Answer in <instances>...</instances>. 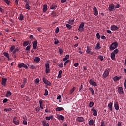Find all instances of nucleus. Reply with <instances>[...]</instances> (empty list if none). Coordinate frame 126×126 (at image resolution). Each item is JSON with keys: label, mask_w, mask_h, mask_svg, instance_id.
Masks as SVG:
<instances>
[{"label": "nucleus", "mask_w": 126, "mask_h": 126, "mask_svg": "<svg viewBox=\"0 0 126 126\" xmlns=\"http://www.w3.org/2000/svg\"><path fill=\"white\" fill-rule=\"evenodd\" d=\"M116 48H118V42H115L111 44L109 49L110 51H114Z\"/></svg>", "instance_id": "nucleus-1"}, {"label": "nucleus", "mask_w": 126, "mask_h": 126, "mask_svg": "<svg viewBox=\"0 0 126 126\" xmlns=\"http://www.w3.org/2000/svg\"><path fill=\"white\" fill-rule=\"evenodd\" d=\"M89 83L90 84V85H92V86H94V87L98 86V84L96 83V82L94 81V80H93L92 79L89 80Z\"/></svg>", "instance_id": "nucleus-2"}, {"label": "nucleus", "mask_w": 126, "mask_h": 126, "mask_svg": "<svg viewBox=\"0 0 126 126\" xmlns=\"http://www.w3.org/2000/svg\"><path fill=\"white\" fill-rule=\"evenodd\" d=\"M109 72H110V70L108 69H106L102 75L103 78H107V77H108V76L109 74Z\"/></svg>", "instance_id": "nucleus-3"}, {"label": "nucleus", "mask_w": 126, "mask_h": 126, "mask_svg": "<svg viewBox=\"0 0 126 126\" xmlns=\"http://www.w3.org/2000/svg\"><path fill=\"white\" fill-rule=\"evenodd\" d=\"M42 80H43L44 83H45V84H46V85H48V86H51V85H52V83H50V81H48V80H47V79H46V78L43 77L42 78Z\"/></svg>", "instance_id": "nucleus-4"}, {"label": "nucleus", "mask_w": 126, "mask_h": 126, "mask_svg": "<svg viewBox=\"0 0 126 126\" xmlns=\"http://www.w3.org/2000/svg\"><path fill=\"white\" fill-rule=\"evenodd\" d=\"M45 73L46 74L50 73V64L49 63L45 64Z\"/></svg>", "instance_id": "nucleus-5"}, {"label": "nucleus", "mask_w": 126, "mask_h": 126, "mask_svg": "<svg viewBox=\"0 0 126 126\" xmlns=\"http://www.w3.org/2000/svg\"><path fill=\"white\" fill-rule=\"evenodd\" d=\"M18 67L19 68H22V67H24V68H26L27 69L28 68V66H27V65L24 64V63H21L20 64H18Z\"/></svg>", "instance_id": "nucleus-6"}, {"label": "nucleus", "mask_w": 126, "mask_h": 126, "mask_svg": "<svg viewBox=\"0 0 126 126\" xmlns=\"http://www.w3.org/2000/svg\"><path fill=\"white\" fill-rule=\"evenodd\" d=\"M7 81V78H2L1 84L4 87H5V86H6Z\"/></svg>", "instance_id": "nucleus-7"}, {"label": "nucleus", "mask_w": 126, "mask_h": 126, "mask_svg": "<svg viewBox=\"0 0 126 126\" xmlns=\"http://www.w3.org/2000/svg\"><path fill=\"white\" fill-rule=\"evenodd\" d=\"M83 27H84V23L82 22L79 26V28H78L79 31H83V30H84V29Z\"/></svg>", "instance_id": "nucleus-8"}, {"label": "nucleus", "mask_w": 126, "mask_h": 126, "mask_svg": "<svg viewBox=\"0 0 126 126\" xmlns=\"http://www.w3.org/2000/svg\"><path fill=\"white\" fill-rule=\"evenodd\" d=\"M13 123H14L15 125H19V120L17 119L16 117H14L13 119Z\"/></svg>", "instance_id": "nucleus-9"}, {"label": "nucleus", "mask_w": 126, "mask_h": 126, "mask_svg": "<svg viewBox=\"0 0 126 126\" xmlns=\"http://www.w3.org/2000/svg\"><path fill=\"white\" fill-rule=\"evenodd\" d=\"M93 10L94 11V15H95V16H97V15H98V14H99V13L98 12V10L97 9V8L96 7L94 6L93 8Z\"/></svg>", "instance_id": "nucleus-10"}, {"label": "nucleus", "mask_w": 126, "mask_h": 126, "mask_svg": "<svg viewBox=\"0 0 126 126\" xmlns=\"http://www.w3.org/2000/svg\"><path fill=\"white\" fill-rule=\"evenodd\" d=\"M118 93L119 94H124V89L122 87H119L118 88Z\"/></svg>", "instance_id": "nucleus-11"}, {"label": "nucleus", "mask_w": 126, "mask_h": 126, "mask_svg": "<svg viewBox=\"0 0 126 126\" xmlns=\"http://www.w3.org/2000/svg\"><path fill=\"white\" fill-rule=\"evenodd\" d=\"M76 121L77 122H79V123H81L82 122H84V118L82 117H78L77 118Z\"/></svg>", "instance_id": "nucleus-12"}, {"label": "nucleus", "mask_w": 126, "mask_h": 126, "mask_svg": "<svg viewBox=\"0 0 126 126\" xmlns=\"http://www.w3.org/2000/svg\"><path fill=\"white\" fill-rule=\"evenodd\" d=\"M110 29L111 30H113V31L118 30V29H119V27H117L115 25H113L111 26Z\"/></svg>", "instance_id": "nucleus-13"}, {"label": "nucleus", "mask_w": 126, "mask_h": 126, "mask_svg": "<svg viewBox=\"0 0 126 126\" xmlns=\"http://www.w3.org/2000/svg\"><path fill=\"white\" fill-rule=\"evenodd\" d=\"M114 108L116 111H119V109H120V106H119V103L118 102H116L114 103Z\"/></svg>", "instance_id": "nucleus-14"}, {"label": "nucleus", "mask_w": 126, "mask_h": 126, "mask_svg": "<svg viewBox=\"0 0 126 126\" xmlns=\"http://www.w3.org/2000/svg\"><path fill=\"white\" fill-rule=\"evenodd\" d=\"M108 9L110 11H113V10L115 9V5L111 4L110 5H109Z\"/></svg>", "instance_id": "nucleus-15"}, {"label": "nucleus", "mask_w": 126, "mask_h": 126, "mask_svg": "<svg viewBox=\"0 0 126 126\" xmlns=\"http://www.w3.org/2000/svg\"><path fill=\"white\" fill-rule=\"evenodd\" d=\"M37 46H38V42L37 41H34L33 43V48L34 50H36L37 49Z\"/></svg>", "instance_id": "nucleus-16"}, {"label": "nucleus", "mask_w": 126, "mask_h": 126, "mask_svg": "<svg viewBox=\"0 0 126 126\" xmlns=\"http://www.w3.org/2000/svg\"><path fill=\"white\" fill-rule=\"evenodd\" d=\"M92 111L93 112V115L95 116L98 115V112L96 109H94V107L92 109Z\"/></svg>", "instance_id": "nucleus-17"}, {"label": "nucleus", "mask_w": 126, "mask_h": 126, "mask_svg": "<svg viewBox=\"0 0 126 126\" xmlns=\"http://www.w3.org/2000/svg\"><path fill=\"white\" fill-rule=\"evenodd\" d=\"M122 78L121 76L118 77V76H115L113 77V80L115 82L118 81V80H120Z\"/></svg>", "instance_id": "nucleus-18"}, {"label": "nucleus", "mask_w": 126, "mask_h": 126, "mask_svg": "<svg viewBox=\"0 0 126 126\" xmlns=\"http://www.w3.org/2000/svg\"><path fill=\"white\" fill-rule=\"evenodd\" d=\"M48 10V5L47 4H45L43 6V12H46Z\"/></svg>", "instance_id": "nucleus-19"}, {"label": "nucleus", "mask_w": 126, "mask_h": 126, "mask_svg": "<svg viewBox=\"0 0 126 126\" xmlns=\"http://www.w3.org/2000/svg\"><path fill=\"white\" fill-rule=\"evenodd\" d=\"M111 59H112L113 61H115V59H116V54L113 52H112L111 54Z\"/></svg>", "instance_id": "nucleus-20"}, {"label": "nucleus", "mask_w": 126, "mask_h": 126, "mask_svg": "<svg viewBox=\"0 0 126 126\" xmlns=\"http://www.w3.org/2000/svg\"><path fill=\"white\" fill-rule=\"evenodd\" d=\"M45 119L47 121H50V120H53V119H54V116H53V115H50L48 117H46Z\"/></svg>", "instance_id": "nucleus-21"}, {"label": "nucleus", "mask_w": 126, "mask_h": 126, "mask_svg": "<svg viewBox=\"0 0 126 126\" xmlns=\"http://www.w3.org/2000/svg\"><path fill=\"white\" fill-rule=\"evenodd\" d=\"M3 55L8 58V61H10L11 59L9 58V54L8 53L4 52Z\"/></svg>", "instance_id": "nucleus-22"}, {"label": "nucleus", "mask_w": 126, "mask_h": 126, "mask_svg": "<svg viewBox=\"0 0 126 126\" xmlns=\"http://www.w3.org/2000/svg\"><path fill=\"white\" fill-rule=\"evenodd\" d=\"M58 120H61V121H63L64 120V116L63 115H59L58 117Z\"/></svg>", "instance_id": "nucleus-23"}, {"label": "nucleus", "mask_w": 126, "mask_h": 126, "mask_svg": "<svg viewBox=\"0 0 126 126\" xmlns=\"http://www.w3.org/2000/svg\"><path fill=\"white\" fill-rule=\"evenodd\" d=\"M56 111H63V110H64V108H63V107H57L56 108Z\"/></svg>", "instance_id": "nucleus-24"}, {"label": "nucleus", "mask_w": 126, "mask_h": 126, "mask_svg": "<svg viewBox=\"0 0 126 126\" xmlns=\"http://www.w3.org/2000/svg\"><path fill=\"white\" fill-rule=\"evenodd\" d=\"M30 6H29V2H27L25 5V8L28 10H30Z\"/></svg>", "instance_id": "nucleus-25"}, {"label": "nucleus", "mask_w": 126, "mask_h": 126, "mask_svg": "<svg viewBox=\"0 0 126 126\" xmlns=\"http://www.w3.org/2000/svg\"><path fill=\"white\" fill-rule=\"evenodd\" d=\"M4 2H5L7 4V5H9L11 2L8 0H2Z\"/></svg>", "instance_id": "nucleus-26"}, {"label": "nucleus", "mask_w": 126, "mask_h": 126, "mask_svg": "<svg viewBox=\"0 0 126 126\" xmlns=\"http://www.w3.org/2000/svg\"><path fill=\"white\" fill-rule=\"evenodd\" d=\"M94 124V121L93 119H91L89 122V126H93Z\"/></svg>", "instance_id": "nucleus-27"}, {"label": "nucleus", "mask_w": 126, "mask_h": 126, "mask_svg": "<svg viewBox=\"0 0 126 126\" xmlns=\"http://www.w3.org/2000/svg\"><path fill=\"white\" fill-rule=\"evenodd\" d=\"M89 89L91 92L92 95H94V94L95 93V91H94L93 88L91 87H89Z\"/></svg>", "instance_id": "nucleus-28"}, {"label": "nucleus", "mask_w": 126, "mask_h": 126, "mask_svg": "<svg viewBox=\"0 0 126 126\" xmlns=\"http://www.w3.org/2000/svg\"><path fill=\"white\" fill-rule=\"evenodd\" d=\"M40 60L41 59H40V58L38 57H36L34 59V62H35V63H39V62H40Z\"/></svg>", "instance_id": "nucleus-29"}, {"label": "nucleus", "mask_w": 126, "mask_h": 126, "mask_svg": "<svg viewBox=\"0 0 126 126\" xmlns=\"http://www.w3.org/2000/svg\"><path fill=\"white\" fill-rule=\"evenodd\" d=\"M9 96H11V92L10 91H7L6 97H9Z\"/></svg>", "instance_id": "nucleus-30"}, {"label": "nucleus", "mask_w": 126, "mask_h": 126, "mask_svg": "<svg viewBox=\"0 0 126 126\" xmlns=\"http://www.w3.org/2000/svg\"><path fill=\"white\" fill-rule=\"evenodd\" d=\"M57 8V5H56L55 4H53L50 6V9H56Z\"/></svg>", "instance_id": "nucleus-31"}, {"label": "nucleus", "mask_w": 126, "mask_h": 126, "mask_svg": "<svg viewBox=\"0 0 126 126\" xmlns=\"http://www.w3.org/2000/svg\"><path fill=\"white\" fill-rule=\"evenodd\" d=\"M62 73H63V71H62L61 70H59V74L58 75V78H61L62 77Z\"/></svg>", "instance_id": "nucleus-32"}, {"label": "nucleus", "mask_w": 126, "mask_h": 126, "mask_svg": "<svg viewBox=\"0 0 126 126\" xmlns=\"http://www.w3.org/2000/svg\"><path fill=\"white\" fill-rule=\"evenodd\" d=\"M69 55L68 54H67L65 56V57H64L63 59V61L64 62H65V61H67V59H69Z\"/></svg>", "instance_id": "nucleus-33"}, {"label": "nucleus", "mask_w": 126, "mask_h": 126, "mask_svg": "<svg viewBox=\"0 0 126 126\" xmlns=\"http://www.w3.org/2000/svg\"><path fill=\"white\" fill-rule=\"evenodd\" d=\"M97 58H98V59L100 60L101 62H102V61H104V57H103V56H102V55H99L97 57Z\"/></svg>", "instance_id": "nucleus-34"}, {"label": "nucleus", "mask_w": 126, "mask_h": 126, "mask_svg": "<svg viewBox=\"0 0 126 126\" xmlns=\"http://www.w3.org/2000/svg\"><path fill=\"white\" fill-rule=\"evenodd\" d=\"M93 106H94V102L92 101L90 102L89 104V107H90V108H92Z\"/></svg>", "instance_id": "nucleus-35"}, {"label": "nucleus", "mask_w": 126, "mask_h": 126, "mask_svg": "<svg viewBox=\"0 0 126 126\" xmlns=\"http://www.w3.org/2000/svg\"><path fill=\"white\" fill-rule=\"evenodd\" d=\"M29 45V41H25L23 42L24 47H26V46H28Z\"/></svg>", "instance_id": "nucleus-36"}, {"label": "nucleus", "mask_w": 126, "mask_h": 126, "mask_svg": "<svg viewBox=\"0 0 126 126\" xmlns=\"http://www.w3.org/2000/svg\"><path fill=\"white\" fill-rule=\"evenodd\" d=\"M42 124L43 125V126H49V123H46L45 121H43L42 122Z\"/></svg>", "instance_id": "nucleus-37"}, {"label": "nucleus", "mask_w": 126, "mask_h": 126, "mask_svg": "<svg viewBox=\"0 0 126 126\" xmlns=\"http://www.w3.org/2000/svg\"><path fill=\"white\" fill-rule=\"evenodd\" d=\"M14 50H15V46L13 45L10 47V51H11V52H13Z\"/></svg>", "instance_id": "nucleus-38"}, {"label": "nucleus", "mask_w": 126, "mask_h": 126, "mask_svg": "<svg viewBox=\"0 0 126 126\" xmlns=\"http://www.w3.org/2000/svg\"><path fill=\"white\" fill-rule=\"evenodd\" d=\"M23 15L20 14V16L18 17L19 20L22 21L23 20Z\"/></svg>", "instance_id": "nucleus-39"}, {"label": "nucleus", "mask_w": 126, "mask_h": 126, "mask_svg": "<svg viewBox=\"0 0 126 126\" xmlns=\"http://www.w3.org/2000/svg\"><path fill=\"white\" fill-rule=\"evenodd\" d=\"M12 110L11 108L4 109V112H10Z\"/></svg>", "instance_id": "nucleus-40"}, {"label": "nucleus", "mask_w": 126, "mask_h": 126, "mask_svg": "<svg viewBox=\"0 0 126 126\" xmlns=\"http://www.w3.org/2000/svg\"><path fill=\"white\" fill-rule=\"evenodd\" d=\"M97 50H100L101 49V47L100 46V43L98 42L96 45Z\"/></svg>", "instance_id": "nucleus-41"}, {"label": "nucleus", "mask_w": 126, "mask_h": 126, "mask_svg": "<svg viewBox=\"0 0 126 126\" xmlns=\"http://www.w3.org/2000/svg\"><path fill=\"white\" fill-rule=\"evenodd\" d=\"M49 94V92L47 89H45V93L44 94V96H47Z\"/></svg>", "instance_id": "nucleus-42"}, {"label": "nucleus", "mask_w": 126, "mask_h": 126, "mask_svg": "<svg viewBox=\"0 0 126 126\" xmlns=\"http://www.w3.org/2000/svg\"><path fill=\"white\" fill-rule=\"evenodd\" d=\"M59 32H60V29L59 28V27H57L55 29V33L56 34H58Z\"/></svg>", "instance_id": "nucleus-43"}, {"label": "nucleus", "mask_w": 126, "mask_h": 126, "mask_svg": "<svg viewBox=\"0 0 126 126\" xmlns=\"http://www.w3.org/2000/svg\"><path fill=\"white\" fill-rule=\"evenodd\" d=\"M54 40H55V42H54L55 45H58V44H59V40H58V39L57 38H54Z\"/></svg>", "instance_id": "nucleus-44"}, {"label": "nucleus", "mask_w": 126, "mask_h": 126, "mask_svg": "<svg viewBox=\"0 0 126 126\" xmlns=\"http://www.w3.org/2000/svg\"><path fill=\"white\" fill-rule=\"evenodd\" d=\"M60 55H63V51L62 48H58Z\"/></svg>", "instance_id": "nucleus-45"}, {"label": "nucleus", "mask_w": 126, "mask_h": 126, "mask_svg": "<svg viewBox=\"0 0 126 126\" xmlns=\"http://www.w3.org/2000/svg\"><path fill=\"white\" fill-rule=\"evenodd\" d=\"M90 48H89V47H87V50H86V53H87V54H90Z\"/></svg>", "instance_id": "nucleus-46"}, {"label": "nucleus", "mask_w": 126, "mask_h": 126, "mask_svg": "<svg viewBox=\"0 0 126 126\" xmlns=\"http://www.w3.org/2000/svg\"><path fill=\"white\" fill-rule=\"evenodd\" d=\"M26 82H27V79L24 78L23 80V84H26Z\"/></svg>", "instance_id": "nucleus-47"}, {"label": "nucleus", "mask_w": 126, "mask_h": 126, "mask_svg": "<svg viewBox=\"0 0 126 126\" xmlns=\"http://www.w3.org/2000/svg\"><path fill=\"white\" fill-rule=\"evenodd\" d=\"M66 26L67 28H69V29H71V28H72V26L68 24H66Z\"/></svg>", "instance_id": "nucleus-48"}, {"label": "nucleus", "mask_w": 126, "mask_h": 126, "mask_svg": "<svg viewBox=\"0 0 126 126\" xmlns=\"http://www.w3.org/2000/svg\"><path fill=\"white\" fill-rule=\"evenodd\" d=\"M30 48H31V45L28 46L26 48V51H30Z\"/></svg>", "instance_id": "nucleus-49"}, {"label": "nucleus", "mask_w": 126, "mask_h": 126, "mask_svg": "<svg viewBox=\"0 0 126 126\" xmlns=\"http://www.w3.org/2000/svg\"><path fill=\"white\" fill-rule=\"evenodd\" d=\"M112 53H114V54H118V53H119V49H116L114 50V51L113 52H112Z\"/></svg>", "instance_id": "nucleus-50"}, {"label": "nucleus", "mask_w": 126, "mask_h": 126, "mask_svg": "<svg viewBox=\"0 0 126 126\" xmlns=\"http://www.w3.org/2000/svg\"><path fill=\"white\" fill-rule=\"evenodd\" d=\"M100 126H106V125H105V121L102 120Z\"/></svg>", "instance_id": "nucleus-51"}, {"label": "nucleus", "mask_w": 126, "mask_h": 126, "mask_svg": "<svg viewBox=\"0 0 126 126\" xmlns=\"http://www.w3.org/2000/svg\"><path fill=\"white\" fill-rule=\"evenodd\" d=\"M73 22H74V20H69L68 23H69V24H73Z\"/></svg>", "instance_id": "nucleus-52"}, {"label": "nucleus", "mask_w": 126, "mask_h": 126, "mask_svg": "<svg viewBox=\"0 0 126 126\" xmlns=\"http://www.w3.org/2000/svg\"><path fill=\"white\" fill-rule=\"evenodd\" d=\"M69 62H70V60H66V61L64 62V66H65V65H66V64H67L68 63H69Z\"/></svg>", "instance_id": "nucleus-53"}, {"label": "nucleus", "mask_w": 126, "mask_h": 126, "mask_svg": "<svg viewBox=\"0 0 126 126\" xmlns=\"http://www.w3.org/2000/svg\"><path fill=\"white\" fill-rule=\"evenodd\" d=\"M108 107L109 108H111L112 107H113V103L110 102V103H109L108 105Z\"/></svg>", "instance_id": "nucleus-54"}, {"label": "nucleus", "mask_w": 126, "mask_h": 126, "mask_svg": "<svg viewBox=\"0 0 126 126\" xmlns=\"http://www.w3.org/2000/svg\"><path fill=\"white\" fill-rule=\"evenodd\" d=\"M78 51V53H79L80 54H83V52L81 51V48H79Z\"/></svg>", "instance_id": "nucleus-55"}, {"label": "nucleus", "mask_w": 126, "mask_h": 126, "mask_svg": "<svg viewBox=\"0 0 126 126\" xmlns=\"http://www.w3.org/2000/svg\"><path fill=\"white\" fill-rule=\"evenodd\" d=\"M35 83H39L40 82V79L39 78H36L35 80Z\"/></svg>", "instance_id": "nucleus-56"}, {"label": "nucleus", "mask_w": 126, "mask_h": 126, "mask_svg": "<svg viewBox=\"0 0 126 126\" xmlns=\"http://www.w3.org/2000/svg\"><path fill=\"white\" fill-rule=\"evenodd\" d=\"M96 37L98 40L100 39V33H99V32L96 33Z\"/></svg>", "instance_id": "nucleus-57"}, {"label": "nucleus", "mask_w": 126, "mask_h": 126, "mask_svg": "<svg viewBox=\"0 0 126 126\" xmlns=\"http://www.w3.org/2000/svg\"><path fill=\"white\" fill-rule=\"evenodd\" d=\"M7 101H8V99H7V98H5L3 101V103L5 104V103L7 102Z\"/></svg>", "instance_id": "nucleus-58"}, {"label": "nucleus", "mask_w": 126, "mask_h": 126, "mask_svg": "<svg viewBox=\"0 0 126 126\" xmlns=\"http://www.w3.org/2000/svg\"><path fill=\"white\" fill-rule=\"evenodd\" d=\"M75 87H73L70 91L71 94H72L73 92H74V90H75Z\"/></svg>", "instance_id": "nucleus-59"}, {"label": "nucleus", "mask_w": 126, "mask_h": 126, "mask_svg": "<svg viewBox=\"0 0 126 126\" xmlns=\"http://www.w3.org/2000/svg\"><path fill=\"white\" fill-rule=\"evenodd\" d=\"M42 104H43V100L40 99L39 100V105H40V106H42Z\"/></svg>", "instance_id": "nucleus-60"}, {"label": "nucleus", "mask_w": 126, "mask_h": 126, "mask_svg": "<svg viewBox=\"0 0 126 126\" xmlns=\"http://www.w3.org/2000/svg\"><path fill=\"white\" fill-rule=\"evenodd\" d=\"M0 11L2 13H4V10L2 9V8H0Z\"/></svg>", "instance_id": "nucleus-61"}, {"label": "nucleus", "mask_w": 126, "mask_h": 126, "mask_svg": "<svg viewBox=\"0 0 126 126\" xmlns=\"http://www.w3.org/2000/svg\"><path fill=\"white\" fill-rule=\"evenodd\" d=\"M117 126H122V122H118L117 123Z\"/></svg>", "instance_id": "nucleus-62"}, {"label": "nucleus", "mask_w": 126, "mask_h": 126, "mask_svg": "<svg viewBox=\"0 0 126 126\" xmlns=\"http://www.w3.org/2000/svg\"><path fill=\"white\" fill-rule=\"evenodd\" d=\"M35 110H36V112H40V107H37V108H36Z\"/></svg>", "instance_id": "nucleus-63"}, {"label": "nucleus", "mask_w": 126, "mask_h": 126, "mask_svg": "<svg viewBox=\"0 0 126 126\" xmlns=\"http://www.w3.org/2000/svg\"><path fill=\"white\" fill-rule=\"evenodd\" d=\"M124 85L125 89H126V79L125 80L124 83Z\"/></svg>", "instance_id": "nucleus-64"}]
</instances>
